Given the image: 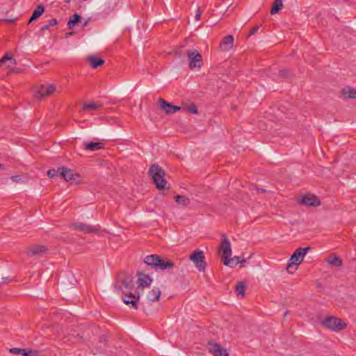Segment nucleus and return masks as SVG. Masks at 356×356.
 <instances>
[{
    "mask_svg": "<svg viewBox=\"0 0 356 356\" xmlns=\"http://www.w3.org/2000/svg\"><path fill=\"white\" fill-rule=\"evenodd\" d=\"M311 249V247L299 248L293 252L286 266V270L289 273H293L297 270L298 265L303 261L307 252Z\"/></svg>",
    "mask_w": 356,
    "mask_h": 356,
    "instance_id": "obj_3",
    "label": "nucleus"
},
{
    "mask_svg": "<svg viewBox=\"0 0 356 356\" xmlns=\"http://www.w3.org/2000/svg\"><path fill=\"white\" fill-rule=\"evenodd\" d=\"M87 59L90 65L93 68L99 67V66L102 65L105 62L104 60L92 56H88Z\"/></svg>",
    "mask_w": 356,
    "mask_h": 356,
    "instance_id": "obj_24",
    "label": "nucleus"
},
{
    "mask_svg": "<svg viewBox=\"0 0 356 356\" xmlns=\"http://www.w3.org/2000/svg\"><path fill=\"white\" fill-rule=\"evenodd\" d=\"M323 326L333 331H340L345 329L347 325L341 318L334 316H328L321 322Z\"/></svg>",
    "mask_w": 356,
    "mask_h": 356,
    "instance_id": "obj_5",
    "label": "nucleus"
},
{
    "mask_svg": "<svg viewBox=\"0 0 356 356\" xmlns=\"http://www.w3.org/2000/svg\"><path fill=\"white\" fill-rule=\"evenodd\" d=\"M188 59V65L191 70H200L203 65L202 54L197 49H188L186 51Z\"/></svg>",
    "mask_w": 356,
    "mask_h": 356,
    "instance_id": "obj_4",
    "label": "nucleus"
},
{
    "mask_svg": "<svg viewBox=\"0 0 356 356\" xmlns=\"http://www.w3.org/2000/svg\"><path fill=\"white\" fill-rule=\"evenodd\" d=\"M140 297L136 296L133 293H124L122 300L124 304L131 305V308L136 309L138 308V302Z\"/></svg>",
    "mask_w": 356,
    "mask_h": 356,
    "instance_id": "obj_11",
    "label": "nucleus"
},
{
    "mask_svg": "<svg viewBox=\"0 0 356 356\" xmlns=\"http://www.w3.org/2000/svg\"><path fill=\"white\" fill-rule=\"evenodd\" d=\"M44 11V6L41 4L38 5L37 8L34 10L32 15L31 16L29 24L37 19L39 17H40Z\"/></svg>",
    "mask_w": 356,
    "mask_h": 356,
    "instance_id": "obj_23",
    "label": "nucleus"
},
{
    "mask_svg": "<svg viewBox=\"0 0 356 356\" xmlns=\"http://www.w3.org/2000/svg\"><path fill=\"white\" fill-rule=\"evenodd\" d=\"M181 109V107L172 105V109L166 111V114L171 115V114H173V113L180 111Z\"/></svg>",
    "mask_w": 356,
    "mask_h": 356,
    "instance_id": "obj_36",
    "label": "nucleus"
},
{
    "mask_svg": "<svg viewBox=\"0 0 356 356\" xmlns=\"http://www.w3.org/2000/svg\"><path fill=\"white\" fill-rule=\"evenodd\" d=\"M200 17H201V13L199 11H197L195 15V19L197 20H199L200 19Z\"/></svg>",
    "mask_w": 356,
    "mask_h": 356,
    "instance_id": "obj_40",
    "label": "nucleus"
},
{
    "mask_svg": "<svg viewBox=\"0 0 356 356\" xmlns=\"http://www.w3.org/2000/svg\"><path fill=\"white\" fill-rule=\"evenodd\" d=\"M186 111L190 113L197 114L198 113L197 108L195 104H191L186 108Z\"/></svg>",
    "mask_w": 356,
    "mask_h": 356,
    "instance_id": "obj_34",
    "label": "nucleus"
},
{
    "mask_svg": "<svg viewBox=\"0 0 356 356\" xmlns=\"http://www.w3.org/2000/svg\"><path fill=\"white\" fill-rule=\"evenodd\" d=\"M288 74V71L286 70H282L280 71V74L281 76H285Z\"/></svg>",
    "mask_w": 356,
    "mask_h": 356,
    "instance_id": "obj_39",
    "label": "nucleus"
},
{
    "mask_svg": "<svg viewBox=\"0 0 356 356\" xmlns=\"http://www.w3.org/2000/svg\"><path fill=\"white\" fill-rule=\"evenodd\" d=\"M137 275H138V282L139 286H149L151 284L152 280L149 275H145L141 272H138Z\"/></svg>",
    "mask_w": 356,
    "mask_h": 356,
    "instance_id": "obj_18",
    "label": "nucleus"
},
{
    "mask_svg": "<svg viewBox=\"0 0 356 356\" xmlns=\"http://www.w3.org/2000/svg\"><path fill=\"white\" fill-rule=\"evenodd\" d=\"M245 289L246 285L243 282H239L235 287L237 295L241 296V297L245 296Z\"/></svg>",
    "mask_w": 356,
    "mask_h": 356,
    "instance_id": "obj_31",
    "label": "nucleus"
},
{
    "mask_svg": "<svg viewBox=\"0 0 356 356\" xmlns=\"http://www.w3.org/2000/svg\"><path fill=\"white\" fill-rule=\"evenodd\" d=\"M56 90V88L54 84H42L40 85L36 92V96L38 97H47Z\"/></svg>",
    "mask_w": 356,
    "mask_h": 356,
    "instance_id": "obj_8",
    "label": "nucleus"
},
{
    "mask_svg": "<svg viewBox=\"0 0 356 356\" xmlns=\"http://www.w3.org/2000/svg\"><path fill=\"white\" fill-rule=\"evenodd\" d=\"M327 263L337 267L341 266L342 264L341 259L336 255L332 256L330 258H328Z\"/></svg>",
    "mask_w": 356,
    "mask_h": 356,
    "instance_id": "obj_30",
    "label": "nucleus"
},
{
    "mask_svg": "<svg viewBox=\"0 0 356 356\" xmlns=\"http://www.w3.org/2000/svg\"><path fill=\"white\" fill-rule=\"evenodd\" d=\"M144 263L147 266L153 267L156 270H169L175 266V263L171 259L161 258L157 254L147 256L144 259Z\"/></svg>",
    "mask_w": 356,
    "mask_h": 356,
    "instance_id": "obj_1",
    "label": "nucleus"
},
{
    "mask_svg": "<svg viewBox=\"0 0 356 356\" xmlns=\"http://www.w3.org/2000/svg\"><path fill=\"white\" fill-rule=\"evenodd\" d=\"M341 94L345 99H356V89L346 86L341 90Z\"/></svg>",
    "mask_w": 356,
    "mask_h": 356,
    "instance_id": "obj_20",
    "label": "nucleus"
},
{
    "mask_svg": "<svg viewBox=\"0 0 356 356\" xmlns=\"http://www.w3.org/2000/svg\"><path fill=\"white\" fill-rule=\"evenodd\" d=\"M158 103H159L160 108H161L165 113H166V111L172 109V104L170 103H168V102L164 100L163 98L160 97L158 100Z\"/></svg>",
    "mask_w": 356,
    "mask_h": 356,
    "instance_id": "obj_28",
    "label": "nucleus"
},
{
    "mask_svg": "<svg viewBox=\"0 0 356 356\" xmlns=\"http://www.w3.org/2000/svg\"><path fill=\"white\" fill-rule=\"evenodd\" d=\"M175 202L181 206L187 207L190 204L191 201L189 198L184 195H177L175 196Z\"/></svg>",
    "mask_w": 356,
    "mask_h": 356,
    "instance_id": "obj_27",
    "label": "nucleus"
},
{
    "mask_svg": "<svg viewBox=\"0 0 356 356\" xmlns=\"http://www.w3.org/2000/svg\"><path fill=\"white\" fill-rule=\"evenodd\" d=\"M58 173L60 174L59 168L58 170L50 169L47 171L48 176L51 178L57 176Z\"/></svg>",
    "mask_w": 356,
    "mask_h": 356,
    "instance_id": "obj_35",
    "label": "nucleus"
},
{
    "mask_svg": "<svg viewBox=\"0 0 356 356\" xmlns=\"http://www.w3.org/2000/svg\"><path fill=\"white\" fill-rule=\"evenodd\" d=\"M10 353L14 355H22L24 356H38V354L37 350L19 348H13L10 349Z\"/></svg>",
    "mask_w": 356,
    "mask_h": 356,
    "instance_id": "obj_17",
    "label": "nucleus"
},
{
    "mask_svg": "<svg viewBox=\"0 0 356 356\" xmlns=\"http://www.w3.org/2000/svg\"><path fill=\"white\" fill-rule=\"evenodd\" d=\"M209 351L213 356H229L227 350L217 343H209Z\"/></svg>",
    "mask_w": 356,
    "mask_h": 356,
    "instance_id": "obj_10",
    "label": "nucleus"
},
{
    "mask_svg": "<svg viewBox=\"0 0 356 356\" xmlns=\"http://www.w3.org/2000/svg\"><path fill=\"white\" fill-rule=\"evenodd\" d=\"M287 314H288V312H286L284 314V316H286Z\"/></svg>",
    "mask_w": 356,
    "mask_h": 356,
    "instance_id": "obj_46",
    "label": "nucleus"
},
{
    "mask_svg": "<svg viewBox=\"0 0 356 356\" xmlns=\"http://www.w3.org/2000/svg\"><path fill=\"white\" fill-rule=\"evenodd\" d=\"M17 61L16 60L12 57L10 53H6L1 59H0V67L3 68L6 67L7 69H11L13 67L16 65Z\"/></svg>",
    "mask_w": 356,
    "mask_h": 356,
    "instance_id": "obj_13",
    "label": "nucleus"
},
{
    "mask_svg": "<svg viewBox=\"0 0 356 356\" xmlns=\"http://www.w3.org/2000/svg\"><path fill=\"white\" fill-rule=\"evenodd\" d=\"M2 279L3 280V282H5L8 280V277H3Z\"/></svg>",
    "mask_w": 356,
    "mask_h": 356,
    "instance_id": "obj_42",
    "label": "nucleus"
},
{
    "mask_svg": "<svg viewBox=\"0 0 356 356\" xmlns=\"http://www.w3.org/2000/svg\"><path fill=\"white\" fill-rule=\"evenodd\" d=\"M189 259L192 261L195 267L200 272H204L206 268V262L204 259V255L202 250L199 249L195 250L190 256Z\"/></svg>",
    "mask_w": 356,
    "mask_h": 356,
    "instance_id": "obj_6",
    "label": "nucleus"
},
{
    "mask_svg": "<svg viewBox=\"0 0 356 356\" xmlns=\"http://www.w3.org/2000/svg\"><path fill=\"white\" fill-rule=\"evenodd\" d=\"M48 249L41 245H33L28 248L27 254L29 256H39L47 252Z\"/></svg>",
    "mask_w": 356,
    "mask_h": 356,
    "instance_id": "obj_15",
    "label": "nucleus"
},
{
    "mask_svg": "<svg viewBox=\"0 0 356 356\" xmlns=\"http://www.w3.org/2000/svg\"><path fill=\"white\" fill-rule=\"evenodd\" d=\"M149 175L152 178L156 187L159 190H163L166 188L165 172L159 165H152L149 170Z\"/></svg>",
    "mask_w": 356,
    "mask_h": 356,
    "instance_id": "obj_2",
    "label": "nucleus"
},
{
    "mask_svg": "<svg viewBox=\"0 0 356 356\" xmlns=\"http://www.w3.org/2000/svg\"><path fill=\"white\" fill-rule=\"evenodd\" d=\"M63 1H64L65 3H69L71 1V0H63Z\"/></svg>",
    "mask_w": 356,
    "mask_h": 356,
    "instance_id": "obj_43",
    "label": "nucleus"
},
{
    "mask_svg": "<svg viewBox=\"0 0 356 356\" xmlns=\"http://www.w3.org/2000/svg\"><path fill=\"white\" fill-rule=\"evenodd\" d=\"M161 296V291L158 287H154L147 296V299L151 302L158 301Z\"/></svg>",
    "mask_w": 356,
    "mask_h": 356,
    "instance_id": "obj_21",
    "label": "nucleus"
},
{
    "mask_svg": "<svg viewBox=\"0 0 356 356\" xmlns=\"http://www.w3.org/2000/svg\"><path fill=\"white\" fill-rule=\"evenodd\" d=\"M245 260L241 261L238 257H234L233 258L229 259V257H225L224 259V265L229 266L230 267H234L238 264L245 262Z\"/></svg>",
    "mask_w": 356,
    "mask_h": 356,
    "instance_id": "obj_25",
    "label": "nucleus"
},
{
    "mask_svg": "<svg viewBox=\"0 0 356 356\" xmlns=\"http://www.w3.org/2000/svg\"><path fill=\"white\" fill-rule=\"evenodd\" d=\"M83 148L92 152H95L104 148V143L99 142H84Z\"/></svg>",
    "mask_w": 356,
    "mask_h": 356,
    "instance_id": "obj_19",
    "label": "nucleus"
},
{
    "mask_svg": "<svg viewBox=\"0 0 356 356\" xmlns=\"http://www.w3.org/2000/svg\"><path fill=\"white\" fill-rule=\"evenodd\" d=\"M72 34V33H66L67 35H71Z\"/></svg>",
    "mask_w": 356,
    "mask_h": 356,
    "instance_id": "obj_44",
    "label": "nucleus"
},
{
    "mask_svg": "<svg viewBox=\"0 0 356 356\" xmlns=\"http://www.w3.org/2000/svg\"><path fill=\"white\" fill-rule=\"evenodd\" d=\"M60 175L67 181H74L76 177H79L78 175L74 173V172L65 167L59 168Z\"/></svg>",
    "mask_w": 356,
    "mask_h": 356,
    "instance_id": "obj_14",
    "label": "nucleus"
},
{
    "mask_svg": "<svg viewBox=\"0 0 356 356\" xmlns=\"http://www.w3.org/2000/svg\"><path fill=\"white\" fill-rule=\"evenodd\" d=\"M75 230H79L86 234L97 233L99 231L100 227L99 225H91L83 222H75L71 225Z\"/></svg>",
    "mask_w": 356,
    "mask_h": 356,
    "instance_id": "obj_7",
    "label": "nucleus"
},
{
    "mask_svg": "<svg viewBox=\"0 0 356 356\" xmlns=\"http://www.w3.org/2000/svg\"><path fill=\"white\" fill-rule=\"evenodd\" d=\"M282 6V0H275L270 10V13L273 15L277 13L281 10Z\"/></svg>",
    "mask_w": 356,
    "mask_h": 356,
    "instance_id": "obj_29",
    "label": "nucleus"
},
{
    "mask_svg": "<svg viewBox=\"0 0 356 356\" xmlns=\"http://www.w3.org/2000/svg\"><path fill=\"white\" fill-rule=\"evenodd\" d=\"M87 24H88V21H86V22L84 23L83 26H86V25H87Z\"/></svg>",
    "mask_w": 356,
    "mask_h": 356,
    "instance_id": "obj_45",
    "label": "nucleus"
},
{
    "mask_svg": "<svg viewBox=\"0 0 356 356\" xmlns=\"http://www.w3.org/2000/svg\"><path fill=\"white\" fill-rule=\"evenodd\" d=\"M234 44V38L232 35H228L223 38L220 43V49L222 51H228L232 49Z\"/></svg>",
    "mask_w": 356,
    "mask_h": 356,
    "instance_id": "obj_16",
    "label": "nucleus"
},
{
    "mask_svg": "<svg viewBox=\"0 0 356 356\" xmlns=\"http://www.w3.org/2000/svg\"><path fill=\"white\" fill-rule=\"evenodd\" d=\"M81 18V16L77 13H75L71 16L67 22L68 29H72L73 27L80 22Z\"/></svg>",
    "mask_w": 356,
    "mask_h": 356,
    "instance_id": "obj_26",
    "label": "nucleus"
},
{
    "mask_svg": "<svg viewBox=\"0 0 356 356\" xmlns=\"http://www.w3.org/2000/svg\"><path fill=\"white\" fill-rule=\"evenodd\" d=\"M222 243L220 245V250L222 252V257L224 259L225 257H229L232 254V249L229 240L227 237L226 234H222Z\"/></svg>",
    "mask_w": 356,
    "mask_h": 356,
    "instance_id": "obj_12",
    "label": "nucleus"
},
{
    "mask_svg": "<svg viewBox=\"0 0 356 356\" xmlns=\"http://www.w3.org/2000/svg\"><path fill=\"white\" fill-rule=\"evenodd\" d=\"M259 28V26L253 27L250 31V35H254V33H256L258 31Z\"/></svg>",
    "mask_w": 356,
    "mask_h": 356,
    "instance_id": "obj_38",
    "label": "nucleus"
},
{
    "mask_svg": "<svg viewBox=\"0 0 356 356\" xmlns=\"http://www.w3.org/2000/svg\"><path fill=\"white\" fill-rule=\"evenodd\" d=\"M122 285L124 286V289L128 290H131L134 287V277L131 275H125L122 281Z\"/></svg>",
    "mask_w": 356,
    "mask_h": 356,
    "instance_id": "obj_22",
    "label": "nucleus"
},
{
    "mask_svg": "<svg viewBox=\"0 0 356 356\" xmlns=\"http://www.w3.org/2000/svg\"><path fill=\"white\" fill-rule=\"evenodd\" d=\"M258 191H260L261 193H264L266 191L265 189H258Z\"/></svg>",
    "mask_w": 356,
    "mask_h": 356,
    "instance_id": "obj_41",
    "label": "nucleus"
},
{
    "mask_svg": "<svg viewBox=\"0 0 356 356\" xmlns=\"http://www.w3.org/2000/svg\"><path fill=\"white\" fill-rule=\"evenodd\" d=\"M300 204H304L310 207H316L321 204L320 200L318 197L312 194H307L302 197V199L298 201Z\"/></svg>",
    "mask_w": 356,
    "mask_h": 356,
    "instance_id": "obj_9",
    "label": "nucleus"
},
{
    "mask_svg": "<svg viewBox=\"0 0 356 356\" xmlns=\"http://www.w3.org/2000/svg\"><path fill=\"white\" fill-rule=\"evenodd\" d=\"M11 179L14 182H19L21 180V177L19 175H15L11 177Z\"/></svg>",
    "mask_w": 356,
    "mask_h": 356,
    "instance_id": "obj_37",
    "label": "nucleus"
},
{
    "mask_svg": "<svg viewBox=\"0 0 356 356\" xmlns=\"http://www.w3.org/2000/svg\"><path fill=\"white\" fill-rule=\"evenodd\" d=\"M57 24H58V21L56 19H55V18L51 19L48 22L47 24L41 27V31H44L49 29V27L54 26L56 25Z\"/></svg>",
    "mask_w": 356,
    "mask_h": 356,
    "instance_id": "obj_33",
    "label": "nucleus"
},
{
    "mask_svg": "<svg viewBox=\"0 0 356 356\" xmlns=\"http://www.w3.org/2000/svg\"><path fill=\"white\" fill-rule=\"evenodd\" d=\"M101 107L100 104H98L95 102L92 103H86L83 104V110H96Z\"/></svg>",
    "mask_w": 356,
    "mask_h": 356,
    "instance_id": "obj_32",
    "label": "nucleus"
}]
</instances>
